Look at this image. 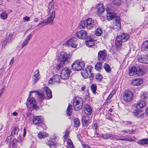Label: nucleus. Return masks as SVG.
Instances as JSON below:
<instances>
[{"label": "nucleus", "instance_id": "nucleus-1", "mask_svg": "<svg viewBox=\"0 0 148 148\" xmlns=\"http://www.w3.org/2000/svg\"><path fill=\"white\" fill-rule=\"evenodd\" d=\"M97 25V22L96 20H94L91 18H89L86 21H81L79 23V27L81 29L91 30L94 28Z\"/></svg>", "mask_w": 148, "mask_h": 148}, {"label": "nucleus", "instance_id": "nucleus-2", "mask_svg": "<svg viewBox=\"0 0 148 148\" xmlns=\"http://www.w3.org/2000/svg\"><path fill=\"white\" fill-rule=\"evenodd\" d=\"M44 90L47 95L46 97H45V94L42 92H37L36 94L37 100L40 103H42L44 99H49L52 97L51 91L47 87L45 86Z\"/></svg>", "mask_w": 148, "mask_h": 148}, {"label": "nucleus", "instance_id": "nucleus-3", "mask_svg": "<svg viewBox=\"0 0 148 148\" xmlns=\"http://www.w3.org/2000/svg\"><path fill=\"white\" fill-rule=\"evenodd\" d=\"M129 37V36L127 33H123L121 35L118 36L115 41L116 46L121 45L122 42L126 41Z\"/></svg>", "mask_w": 148, "mask_h": 148}, {"label": "nucleus", "instance_id": "nucleus-4", "mask_svg": "<svg viewBox=\"0 0 148 148\" xmlns=\"http://www.w3.org/2000/svg\"><path fill=\"white\" fill-rule=\"evenodd\" d=\"M72 69L74 71H78L82 70L85 66L84 62L82 61L76 60L72 64Z\"/></svg>", "mask_w": 148, "mask_h": 148}, {"label": "nucleus", "instance_id": "nucleus-5", "mask_svg": "<svg viewBox=\"0 0 148 148\" xmlns=\"http://www.w3.org/2000/svg\"><path fill=\"white\" fill-rule=\"evenodd\" d=\"M70 57L71 55L70 54L62 52L57 55V58L59 61L65 63L69 61V60L70 59Z\"/></svg>", "mask_w": 148, "mask_h": 148}, {"label": "nucleus", "instance_id": "nucleus-6", "mask_svg": "<svg viewBox=\"0 0 148 148\" xmlns=\"http://www.w3.org/2000/svg\"><path fill=\"white\" fill-rule=\"evenodd\" d=\"M26 104L27 108L30 110L34 109L37 110L38 108L37 106L36 100L33 97H30L28 98Z\"/></svg>", "mask_w": 148, "mask_h": 148}, {"label": "nucleus", "instance_id": "nucleus-7", "mask_svg": "<svg viewBox=\"0 0 148 148\" xmlns=\"http://www.w3.org/2000/svg\"><path fill=\"white\" fill-rule=\"evenodd\" d=\"M71 70L67 67H66L62 69L61 72V78L62 80L66 82V81L68 79L70 76Z\"/></svg>", "mask_w": 148, "mask_h": 148}, {"label": "nucleus", "instance_id": "nucleus-8", "mask_svg": "<svg viewBox=\"0 0 148 148\" xmlns=\"http://www.w3.org/2000/svg\"><path fill=\"white\" fill-rule=\"evenodd\" d=\"M113 7L111 6V5H108L107 6V9H106L107 16L108 19L110 20L112 19H114L116 17V14L112 12V11H114Z\"/></svg>", "mask_w": 148, "mask_h": 148}, {"label": "nucleus", "instance_id": "nucleus-9", "mask_svg": "<svg viewBox=\"0 0 148 148\" xmlns=\"http://www.w3.org/2000/svg\"><path fill=\"white\" fill-rule=\"evenodd\" d=\"M91 66H88L81 71V74L84 78H93L92 74L91 73Z\"/></svg>", "mask_w": 148, "mask_h": 148}, {"label": "nucleus", "instance_id": "nucleus-10", "mask_svg": "<svg viewBox=\"0 0 148 148\" xmlns=\"http://www.w3.org/2000/svg\"><path fill=\"white\" fill-rule=\"evenodd\" d=\"M79 43V42L77 41V39L74 37L69 40L63 45L68 46H77L78 45Z\"/></svg>", "mask_w": 148, "mask_h": 148}, {"label": "nucleus", "instance_id": "nucleus-11", "mask_svg": "<svg viewBox=\"0 0 148 148\" xmlns=\"http://www.w3.org/2000/svg\"><path fill=\"white\" fill-rule=\"evenodd\" d=\"M82 100L81 99L78 100L75 99L73 101V106L75 110L76 111L79 110L82 108Z\"/></svg>", "mask_w": 148, "mask_h": 148}, {"label": "nucleus", "instance_id": "nucleus-12", "mask_svg": "<svg viewBox=\"0 0 148 148\" xmlns=\"http://www.w3.org/2000/svg\"><path fill=\"white\" fill-rule=\"evenodd\" d=\"M54 82H57L58 83H65V82L63 80H62V79L61 78V76H60L59 75L56 74L50 78L49 81V84H53Z\"/></svg>", "mask_w": 148, "mask_h": 148}, {"label": "nucleus", "instance_id": "nucleus-13", "mask_svg": "<svg viewBox=\"0 0 148 148\" xmlns=\"http://www.w3.org/2000/svg\"><path fill=\"white\" fill-rule=\"evenodd\" d=\"M77 36L79 39H85L87 37V33L84 30H81L76 33Z\"/></svg>", "mask_w": 148, "mask_h": 148}, {"label": "nucleus", "instance_id": "nucleus-14", "mask_svg": "<svg viewBox=\"0 0 148 148\" xmlns=\"http://www.w3.org/2000/svg\"><path fill=\"white\" fill-rule=\"evenodd\" d=\"M133 95V93L130 91L125 92L123 96V99L125 101H129L131 100Z\"/></svg>", "mask_w": 148, "mask_h": 148}, {"label": "nucleus", "instance_id": "nucleus-15", "mask_svg": "<svg viewBox=\"0 0 148 148\" xmlns=\"http://www.w3.org/2000/svg\"><path fill=\"white\" fill-rule=\"evenodd\" d=\"M40 79L39 71L38 70H36L34 73L32 77V82L34 84L36 83Z\"/></svg>", "mask_w": 148, "mask_h": 148}, {"label": "nucleus", "instance_id": "nucleus-16", "mask_svg": "<svg viewBox=\"0 0 148 148\" xmlns=\"http://www.w3.org/2000/svg\"><path fill=\"white\" fill-rule=\"evenodd\" d=\"M138 61L140 62L148 64V55H141L138 58Z\"/></svg>", "mask_w": 148, "mask_h": 148}, {"label": "nucleus", "instance_id": "nucleus-17", "mask_svg": "<svg viewBox=\"0 0 148 148\" xmlns=\"http://www.w3.org/2000/svg\"><path fill=\"white\" fill-rule=\"evenodd\" d=\"M97 9V14L98 15H101L105 10L104 6L101 3H99L96 6Z\"/></svg>", "mask_w": 148, "mask_h": 148}, {"label": "nucleus", "instance_id": "nucleus-18", "mask_svg": "<svg viewBox=\"0 0 148 148\" xmlns=\"http://www.w3.org/2000/svg\"><path fill=\"white\" fill-rule=\"evenodd\" d=\"M133 114L136 117L138 118H142L144 116V113L143 111L138 110H134L133 112Z\"/></svg>", "mask_w": 148, "mask_h": 148}, {"label": "nucleus", "instance_id": "nucleus-19", "mask_svg": "<svg viewBox=\"0 0 148 148\" xmlns=\"http://www.w3.org/2000/svg\"><path fill=\"white\" fill-rule=\"evenodd\" d=\"M43 121V120L41 116H35L33 119V123L35 125L41 123Z\"/></svg>", "mask_w": 148, "mask_h": 148}, {"label": "nucleus", "instance_id": "nucleus-20", "mask_svg": "<svg viewBox=\"0 0 148 148\" xmlns=\"http://www.w3.org/2000/svg\"><path fill=\"white\" fill-rule=\"evenodd\" d=\"M106 53L105 50L100 51L98 53V58L99 61L103 62L106 59Z\"/></svg>", "mask_w": 148, "mask_h": 148}, {"label": "nucleus", "instance_id": "nucleus-21", "mask_svg": "<svg viewBox=\"0 0 148 148\" xmlns=\"http://www.w3.org/2000/svg\"><path fill=\"white\" fill-rule=\"evenodd\" d=\"M114 21L115 24L114 27L117 29L118 30L120 29H121V25L120 17L116 16V17L115 18Z\"/></svg>", "mask_w": 148, "mask_h": 148}, {"label": "nucleus", "instance_id": "nucleus-22", "mask_svg": "<svg viewBox=\"0 0 148 148\" xmlns=\"http://www.w3.org/2000/svg\"><path fill=\"white\" fill-rule=\"evenodd\" d=\"M12 148H19L21 145V143L16 139H13L11 143Z\"/></svg>", "mask_w": 148, "mask_h": 148}, {"label": "nucleus", "instance_id": "nucleus-23", "mask_svg": "<svg viewBox=\"0 0 148 148\" xmlns=\"http://www.w3.org/2000/svg\"><path fill=\"white\" fill-rule=\"evenodd\" d=\"M146 106L145 102V101L140 100L138 103L136 105V108L138 109H140Z\"/></svg>", "mask_w": 148, "mask_h": 148}, {"label": "nucleus", "instance_id": "nucleus-24", "mask_svg": "<svg viewBox=\"0 0 148 148\" xmlns=\"http://www.w3.org/2000/svg\"><path fill=\"white\" fill-rule=\"evenodd\" d=\"M132 85L134 86H138L143 83V81L140 79H135L132 81Z\"/></svg>", "mask_w": 148, "mask_h": 148}, {"label": "nucleus", "instance_id": "nucleus-25", "mask_svg": "<svg viewBox=\"0 0 148 148\" xmlns=\"http://www.w3.org/2000/svg\"><path fill=\"white\" fill-rule=\"evenodd\" d=\"M84 111L85 114L88 115H90L92 112V109L90 106L88 105H85Z\"/></svg>", "mask_w": 148, "mask_h": 148}, {"label": "nucleus", "instance_id": "nucleus-26", "mask_svg": "<svg viewBox=\"0 0 148 148\" xmlns=\"http://www.w3.org/2000/svg\"><path fill=\"white\" fill-rule=\"evenodd\" d=\"M136 68L135 66L129 69V74L130 76H133L136 75Z\"/></svg>", "mask_w": 148, "mask_h": 148}, {"label": "nucleus", "instance_id": "nucleus-27", "mask_svg": "<svg viewBox=\"0 0 148 148\" xmlns=\"http://www.w3.org/2000/svg\"><path fill=\"white\" fill-rule=\"evenodd\" d=\"M47 133L45 132H40L38 133V136L40 138H44L48 136Z\"/></svg>", "mask_w": 148, "mask_h": 148}, {"label": "nucleus", "instance_id": "nucleus-28", "mask_svg": "<svg viewBox=\"0 0 148 148\" xmlns=\"http://www.w3.org/2000/svg\"><path fill=\"white\" fill-rule=\"evenodd\" d=\"M60 62V63L57 65L56 67V70L58 71L63 69V68L65 65V63L62 62Z\"/></svg>", "mask_w": 148, "mask_h": 148}, {"label": "nucleus", "instance_id": "nucleus-29", "mask_svg": "<svg viewBox=\"0 0 148 148\" xmlns=\"http://www.w3.org/2000/svg\"><path fill=\"white\" fill-rule=\"evenodd\" d=\"M136 69V75L138 76H141L145 73L144 71L141 69L138 68Z\"/></svg>", "mask_w": 148, "mask_h": 148}, {"label": "nucleus", "instance_id": "nucleus-30", "mask_svg": "<svg viewBox=\"0 0 148 148\" xmlns=\"http://www.w3.org/2000/svg\"><path fill=\"white\" fill-rule=\"evenodd\" d=\"M137 143L140 145H144L148 144V139L145 138L140 140L137 142Z\"/></svg>", "mask_w": 148, "mask_h": 148}, {"label": "nucleus", "instance_id": "nucleus-31", "mask_svg": "<svg viewBox=\"0 0 148 148\" xmlns=\"http://www.w3.org/2000/svg\"><path fill=\"white\" fill-rule=\"evenodd\" d=\"M32 35H29L23 43V45L22 46H25L27 44L28 42L29 41L30 39L32 38Z\"/></svg>", "mask_w": 148, "mask_h": 148}, {"label": "nucleus", "instance_id": "nucleus-32", "mask_svg": "<svg viewBox=\"0 0 148 148\" xmlns=\"http://www.w3.org/2000/svg\"><path fill=\"white\" fill-rule=\"evenodd\" d=\"M89 117L88 116H84L82 119V122L85 124H87L89 122Z\"/></svg>", "mask_w": 148, "mask_h": 148}, {"label": "nucleus", "instance_id": "nucleus-33", "mask_svg": "<svg viewBox=\"0 0 148 148\" xmlns=\"http://www.w3.org/2000/svg\"><path fill=\"white\" fill-rule=\"evenodd\" d=\"M19 131V129L17 127H14L11 132V135L12 136L17 134Z\"/></svg>", "mask_w": 148, "mask_h": 148}, {"label": "nucleus", "instance_id": "nucleus-34", "mask_svg": "<svg viewBox=\"0 0 148 148\" xmlns=\"http://www.w3.org/2000/svg\"><path fill=\"white\" fill-rule=\"evenodd\" d=\"M104 68L106 72L110 73L111 71V69L109 65L107 63H105L104 65Z\"/></svg>", "mask_w": 148, "mask_h": 148}, {"label": "nucleus", "instance_id": "nucleus-35", "mask_svg": "<svg viewBox=\"0 0 148 148\" xmlns=\"http://www.w3.org/2000/svg\"><path fill=\"white\" fill-rule=\"evenodd\" d=\"M113 4L117 6H119L121 4V0H112Z\"/></svg>", "mask_w": 148, "mask_h": 148}, {"label": "nucleus", "instance_id": "nucleus-36", "mask_svg": "<svg viewBox=\"0 0 148 148\" xmlns=\"http://www.w3.org/2000/svg\"><path fill=\"white\" fill-rule=\"evenodd\" d=\"M90 88L92 93L94 94H95L96 93V91L97 88L96 84H92L90 86Z\"/></svg>", "mask_w": 148, "mask_h": 148}, {"label": "nucleus", "instance_id": "nucleus-37", "mask_svg": "<svg viewBox=\"0 0 148 148\" xmlns=\"http://www.w3.org/2000/svg\"><path fill=\"white\" fill-rule=\"evenodd\" d=\"M102 65L101 62H98L95 65V69L97 70H99L101 69V67Z\"/></svg>", "mask_w": 148, "mask_h": 148}, {"label": "nucleus", "instance_id": "nucleus-38", "mask_svg": "<svg viewBox=\"0 0 148 148\" xmlns=\"http://www.w3.org/2000/svg\"><path fill=\"white\" fill-rule=\"evenodd\" d=\"M67 148H75L71 140L69 139L67 142Z\"/></svg>", "mask_w": 148, "mask_h": 148}, {"label": "nucleus", "instance_id": "nucleus-39", "mask_svg": "<svg viewBox=\"0 0 148 148\" xmlns=\"http://www.w3.org/2000/svg\"><path fill=\"white\" fill-rule=\"evenodd\" d=\"M94 41L90 39L86 41V44L88 46H93L94 45Z\"/></svg>", "mask_w": 148, "mask_h": 148}, {"label": "nucleus", "instance_id": "nucleus-40", "mask_svg": "<svg viewBox=\"0 0 148 148\" xmlns=\"http://www.w3.org/2000/svg\"><path fill=\"white\" fill-rule=\"evenodd\" d=\"M114 94V93H113L112 92L111 93L106 99L105 101L106 103H110V99L112 97Z\"/></svg>", "mask_w": 148, "mask_h": 148}, {"label": "nucleus", "instance_id": "nucleus-41", "mask_svg": "<svg viewBox=\"0 0 148 148\" xmlns=\"http://www.w3.org/2000/svg\"><path fill=\"white\" fill-rule=\"evenodd\" d=\"M72 110V105L69 104V105L67 108V113L68 116H70L71 114Z\"/></svg>", "mask_w": 148, "mask_h": 148}, {"label": "nucleus", "instance_id": "nucleus-42", "mask_svg": "<svg viewBox=\"0 0 148 148\" xmlns=\"http://www.w3.org/2000/svg\"><path fill=\"white\" fill-rule=\"evenodd\" d=\"M102 33V30L100 28H98L96 30L95 34L97 36H99Z\"/></svg>", "mask_w": 148, "mask_h": 148}, {"label": "nucleus", "instance_id": "nucleus-43", "mask_svg": "<svg viewBox=\"0 0 148 148\" xmlns=\"http://www.w3.org/2000/svg\"><path fill=\"white\" fill-rule=\"evenodd\" d=\"M74 126L75 127L79 126L80 121L79 119L77 118H75L74 120Z\"/></svg>", "mask_w": 148, "mask_h": 148}, {"label": "nucleus", "instance_id": "nucleus-44", "mask_svg": "<svg viewBox=\"0 0 148 148\" xmlns=\"http://www.w3.org/2000/svg\"><path fill=\"white\" fill-rule=\"evenodd\" d=\"M11 38L10 36L8 37H6L3 42V44L4 45H6L8 42L11 40Z\"/></svg>", "mask_w": 148, "mask_h": 148}, {"label": "nucleus", "instance_id": "nucleus-45", "mask_svg": "<svg viewBox=\"0 0 148 148\" xmlns=\"http://www.w3.org/2000/svg\"><path fill=\"white\" fill-rule=\"evenodd\" d=\"M99 137L102 138L104 139H107L109 138L110 136L109 134H106L105 135L101 134L99 135Z\"/></svg>", "mask_w": 148, "mask_h": 148}, {"label": "nucleus", "instance_id": "nucleus-46", "mask_svg": "<svg viewBox=\"0 0 148 148\" xmlns=\"http://www.w3.org/2000/svg\"><path fill=\"white\" fill-rule=\"evenodd\" d=\"M54 8V4L53 3L52 1V2H50L49 3V5L48 8L49 9V12H50V10H53Z\"/></svg>", "mask_w": 148, "mask_h": 148}, {"label": "nucleus", "instance_id": "nucleus-47", "mask_svg": "<svg viewBox=\"0 0 148 148\" xmlns=\"http://www.w3.org/2000/svg\"><path fill=\"white\" fill-rule=\"evenodd\" d=\"M102 78V76L100 74H97L95 76V78L98 82H101Z\"/></svg>", "mask_w": 148, "mask_h": 148}, {"label": "nucleus", "instance_id": "nucleus-48", "mask_svg": "<svg viewBox=\"0 0 148 148\" xmlns=\"http://www.w3.org/2000/svg\"><path fill=\"white\" fill-rule=\"evenodd\" d=\"M8 16V14L5 13H2L0 14L1 18L3 20H5L7 18Z\"/></svg>", "mask_w": 148, "mask_h": 148}, {"label": "nucleus", "instance_id": "nucleus-49", "mask_svg": "<svg viewBox=\"0 0 148 148\" xmlns=\"http://www.w3.org/2000/svg\"><path fill=\"white\" fill-rule=\"evenodd\" d=\"M141 99L144 101L148 98V95L147 94H144L141 95Z\"/></svg>", "mask_w": 148, "mask_h": 148}, {"label": "nucleus", "instance_id": "nucleus-50", "mask_svg": "<svg viewBox=\"0 0 148 148\" xmlns=\"http://www.w3.org/2000/svg\"><path fill=\"white\" fill-rule=\"evenodd\" d=\"M118 137L116 138V140H125V141H130L131 140L127 138H122L121 137H119V138H117Z\"/></svg>", "mask_w": 148, "mask_h": 148}, {"label": "nucleus", "instance_id": "nucleus-51", "mask_svg": "<svg viewBox=\"0 0 148 148\" xmlns=\"http://www.w3.org/2000/svg\"><path fill=\"white\" fill-rule=\"evenodd\" d=\"M53 18L49 17L47 18L46 21L47 23H50L52 22L53 21Z\"/></svg>", "mask_w": 148, "mask_h": 148}, {"label": "nucleus", "instance_id": "nucleus-52", "mask_svg": "<svg viewBox=\"0 0 148 148\" xmlns=\"http://www.w3.org/2000/svg\"><path fill=\"white\" fill-rule=\"evenodd\" d=\"M12 138L10 136H8L6 140V142L7 143H10L11 144V143L12 141Z\"/></svg>", "mask_w": 148, "mask_h": 148}, {"label": "nucleus", "instance_id": "nucleus-53", "mask_svg": "<svg viewBox=\"0 0 148 148\" xmlns=\"http://www.w3.org/2000/svg\"><path fill=\"white\" fill-rule=\"evenodd\" d=\"M49 17L53 18L54 19L55 17V11H52L51 13L50 14Z\"/></svg>", "mask_w": 148, "mask_h": 148}, {"label": "nucleus", "instance_id": "nucleus-54", "mask_svg": "<svg viewBox=\"0 0 148 148\" xmlns=\"http://www.w3.org/2000/svg\"><path fill=\"white\" fill-rule=\"evenodd\" d=\"M69 134V131L66 130V131L65 134L64 135V138L65 139L68 138Z\"/></svg>", "mask_w": 148, "mask_h": 148}, {"label": "nucleus", "instance_id": "nucleus-55", "mask_svg": "<svg viewBox=\"0 0 148 148\" xmlns=\"http://www.w3.org/2000/svg\"><path fill=\"white\" fill-rule=\"evenodd\" d=\"M109 134L110 136L109 138H110L111 139L115 138L116 139V138L118 137V136L117 135H114L110 134Z\"/></svg>", "mask_w": 148, "mask_h": 148}, {"label": "nucleus", "instance_id": "nucleus-56", "mask_svg": "<svg viewBox=\"0 0 148 148\" xmlns=\"http://www.w3.org/2000/svg\"><path fill=\"white\" fill-rule=\"evenodd\" d=\"M141 49L143 51H148V47H141Z\"/></svg>", "mask_w": 148, "mask_h": 148}, {"label": "nucleus", "instance_id": "nucleus-57", "mask_svg": "<svg viewBox=\"0 0 148 148\" xmlns=\"http://www.w3.org/2000/svg\"><path fill=\"white\" fill-rule=\"evenodd\" d=\"M143 45L144 46H148V41H146L144 42L143 43Z\"/></svg>", "mask_w": 148, "mask_h": 148}, {"label": "nucleus", "instance_id": "nucleus-58", "mask_svg": "<svg viewBox=\"0 0 148 148\" xmlns=\"http://www.w3.org/2000/svg\"><path fill=\"white\" fill-rule=\"evenodd\" d=\"M135 131L134 130H127V132L128 134H132L133 133V132H134Z\"/></svg>", "mask_w": 148, "mask_h": 148}, {"label": "nucleus", "instance_id": "nucleus-59", "mask_svg": "<svg viewBox=\"0 0 148 148\" xmlns=\"http://www.w3.org/2000/svg\"><path fill=\"white\" fill-rule=\"evenodd\" d=\"M23 19L28 21L30 20V18L27 16H26L23 17Z\"/></svg>", "mask_w": 148, "mask_h": 148}, {"label": "nucleus", "instance_id": "nucleus-60", "mask_svg": "<svg viewBox=\"0 0 148 148\" xmlns=\"http://www.w3.org/2000/svg\"><path fill=\"white\" fill-rule=\"evenodd\" d=\"M44 23H47V22L46 20H44L43 21H41L38 25H41V24H44Z\"/></svg>", "mask_w": 148, "mask_h": 148}, {"label": "nucleus", "instance_id": "nucleus-61", "mask_svg": "<svg viewBox=\"0 0 148 148\" xmlns=\"http://www.w3.org/2000/svg\"><path fill=\"white\" fill-rule=\"evenodd\" d=\"M83 148H91L89 146L86 145H83Z\"/></svg>", "mask_w": 148, "mask_h": 148}, {"label": "nucleus", "instance_id": "nucleus-62", "mask_svg": "<svg viewBox=\"0 0 148 148\" xmlns=\"http://www.w3.org/2000/svg\"><path fill=\"white\" fill-rule=\"evenodd\" d=\"M26 134V129H25V128H24L23 129V136L24 137L25 136Z\"/></svg>", "mask_w": 148, "mask_h": 148}, {"label": "nucleus", "instance_id": "nucleus-63", "mask_svg": "<svg viewBox=\"0 0 148 148\" xmlns=\"http://www.w3.org/2000/svg\"><path fill=\"white\" fill-rule=\"evenodd\" d=\"M14 61V58L13 57L11 59L10 61V62L9 63V64L11 65V64H12L13 63Z\"/></svg>", "mask_w": 148, "mask_h": 148}, {"label": "nucleus", "instance_id": "nucleus-64", "mask_svg": "<svg viewBox=\"0 0 148 148\" xmlns=\"http://www.w3.org/2000/svg\"><path fill=\"white\" fill-rule=\"evenodd\" d=\"M121 132H123L126 134H128L127 132V130H122L120 131Z\"/></svg>", "mask_w": 148, "mask_h": 148}]
</instances>
